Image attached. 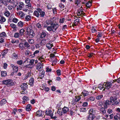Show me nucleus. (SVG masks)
I'll return each mask as SVG.
<instances>
[{"label":"nucleus","mask_w":120,"mask_h":120,"mask_svg":"<svg viewBox=\"0 0 120 120\" xmlns=\"http://www.w3.org/2000/svg\"><path fill=\"white\" fill-rule=\"evenodd\" d=\"M28 41L29 44H33L34 43V41L32 39H29Z\"/></svg>","instance_id":"obj_44"},{"label":"nucleus","mask_w":120,"mask_h":120,"mask_svg":"<svg viewBox=\"0 0 120 120\" xmlns=\"http://www.w3.org/2000/svg\"><path fill=\"white\" fill-rule=\"evenodd\" d=\"M97 104L98 106L101 107L103 105L102 102L101 101L98 102L97 103Z\"/></svg>","instance_id":"obj_62"},{"label":"nucleus","mask_w":120,"mask_h":120,"mask_svg":"<svg viewBox=\"0 0 120 120\" xmlns=\"http://www.w3.org/2000/svg\"><path fill=\"white\" fill-rule=\"evenodd\" d=\"M19 42L18 40H12L11 41V42L13 44L15 43H18Z\"/></svg>","instance_id":"obj_55"},{"label":"nucleus","mask_w":120,"mask_h":120,"mask_svg":"<svg viewBox=\"0 0 120 120\" xmlns=\"http://www.w3.org/2000/svg\"><path fill=\"white\" fill-rule=\"evenodd\" d=\"M28 85L26 83H24L22 84L20 87L22 90L25 91L27 88Z\"/></svg>","instance_id":"obj_10"},{"label":"nucleus","mask_w":120,"mask_h":120,"mask_svg":"<svg viewBox=\"0 0 120 120\" xmlns=\"http://www.w3.org/2000/svg\"><path fill=\"white\" fill-rule=\"evenodd\" d=\"M11 67L12 68L14 72H17L18 69V67L17 66H15L13 64H11Z\"/></svg>","instance_id":"obj_14"},{"label":"nucleus","mask_w":120,"mask_h":120,"mask_svg":"<svg viewBox=\"0 0 120 120\" xmlns=\"http://www.w3.org/2000/svg\"><path fill=\"white\" fill-rule=\"evenodd\" d=\"M47 30L49 31H52V27L51 25L50 26H47Z\"/></svg>","instance_id":"obj_50"},{"label":"nucleus","mask_w":120,"mask_h":120,"mask_svg":"<svg viewBox=\"0 0 120 120\" xmlns=\"http://www.w3.org/2000/svg\"><path fill=\"white\" fill-rule=\"evenodd\" d=\"M37 10L40 13V16L41 17H44L45 15V13L44 11H42L41 9L39 8H37Z\"/></svg>","instance_id":"obj_7"},{"label":"nucleus","mask_w":120,"mask_h":120,"mask_svg":"<svg viewBox=\"0 0 120 120\" xmlns=\"http://www.w3.org/2000/svg\"><path fill=\"white\" fill-rule=\"evenodd\" d=\"M42 111L41 110H39L37 111L36 113V115L38 116H40L41 115Z\"/></svg>","instance_id":"obj_37"},{"label":"nucleus","mask_w":120,"mask_h":120,"mask_svg":"<svg viewBox=\"0 0 120 120\" xmlns=\"http://www.w3.org/2000/svg\"><path fill=\"white\" fill-rule=\"evenodd\" d=\"M38 11H35L34 12V14L37 17H38L40 16V14H39Z\"/></svg>","instance_id":"obj_30"},{"label":"nucleus","mask_w":120,"mask_h":120,"mask_svg":"<svg viewBox=\"0 0 120 120\" xmlns=\"http://www.w3.org/2000/svg\"><path fill=\"white\" fill-rule=\"evenodd\" d=\"M31 107L30 105L29 104L26 106V110L27 111H29L31 110Z\"/></svg>","instance_id":"obj_34"},{"label":"nucleus","mask_w":120,"mask_h":120,"mask_svg":"<svg viewBox=\"0 0 120 120\" xmlns=\"http://www.w3.org/2000/svg\"><path fill=\"white\" fill-rule=\"evenodd\" d=\"M53 23L51 24V26L52 28V31L55 32L59 26V25L57 23Z\"/></svg>","instance_id":"obj_5"},{"label":"nucleus","mask_w":120,"mask_h":120,"mask_svg":"<svg viewBox=\"0 0 120 120\" xmlns=\"http://www.w3.org/2000/svg\"><path fill=\"white\" fill-rule=\"evenodd\" d=\"M25 53L26 55V56H29L31 58L33 57L32 56V54L31 53L29 50H26L25 52Z\"/></svg>","instance_id":"obj_15"},{"label":"nucleus","mask_w":120,"mask_h":120,"mask_svg":"<svg viewBox=\"0 0 120 120\" xmlns=\"http://www.w3.org/2000/svg\"><path fill=\"white\" fill-rule=\"evenodd\" d=\"M26 31L27 33L26 34V36L27 38L29 36L30 38H32L35 35V34L34 31L29 27L27 28Z\"/></svg>","instance_id":"obj_1"},{"label":"nucleus","mask_w":120,"mask_h":120,"mask_svg":"<svg viewBox=\"0 0 120 120\" xmlns=\"http://www.w3.org/2000/svg\"><path fill=\"white\" fill-rule=\"evenodd\" d=\"M31 76V74L29 72H27L25 75L24 79L25 80L27 79L28 78Z\"/></svg>","instance_id":"obj_35"},{"label":"nucleus","mask_w":120,"mask_h":120,"mask_svg":"<svg viewBox=\"0 0 120 120\" xmlns=\"http://www.w3.org/2000/svg\"><path fill=\"white\" fill-rule=\"evenodd\" d=\"M79 110L80 112H84L86 111V108H80Z\"/></svg>","instance_id":"obj_59"},{"label":"nucleus","mask_w":120,"mask_h":120,"mask_svg":"<svg viewBox=\"0 0 120 120\" xmlns=\"http://www.w3.org/2000/svg\"><path fill=\"white\" fill-rule=\"evenodd\" d=\"M22 62L23 61L21 60L18 61L17 62V64L20 65H21L22 64Z\"/></svg>","instance_id":"obj_63"},{"label":"nucleus","mask_w":120,"mask_h":120,"mask_svg":"<svg viewBox=\"0 0 120 120\" xmlns=\"http://www.w3.org/2000/svg\"><path fill=\"white\" fill-rule=\"evenodd\" d=\"M11 0H4L3 4L5 6H6L8 5V3H10L11 2Z\"/></svg>","instance_id":"obj_33"},{"label":"nucleus","mask_w":120,"mask_h":120,"mask_svg":"<svg viewBox=\"0 0 120 120\" xmlns=\"http://www.w3.org/2000/svg\"><path fill=\"white\" fill-rule=\"evenodd\" d=\"M91 2L89 1L86 3V6L87 7V8H89L91 6Z\"/></svg>","instance_id":"obj_32"},{"label":"nucleus","mask_w":120,"mask_h":120,"mask_svg":"<svg viewBox=\"0 0 120 120\" xmlns=\"http://www.w3.org/2000/svg\"><path fill=\"white\" fill-rule=\"evenodd\" d=\"M34 59H31L30 61V65H31L34 64Z\"/></svg>","instance_id":"obj_61"},{"label":"nucleus","mask_w":120,"mask_h":120,"mask_svg":"<svg viewBox=\"0 0 120 120\" xmlns=\"http://www.w3.org/2000/svg\"><path fill=\"white\" fill-rule=\"evenodd\" d=\"M45 113L46 115L50 116L51 117H52L53 116V112L50 109H47L46 110Z\"/></svg>","instance_id":"obj_12"},{"label":"nucleus","mask_w":120,"mask_h":120,"mask_svg":"<svg viewBox=\"0 0 120 120\" xmlns=\"http://www.w3.org/2000/svg\"><path fill=\"white\" fill-rule=\"evenodd\" d=\"M112 86V83L110 82L104 83L102 86V88H104L103 90H105V89H109Z\"/></svg>","instance_id":"obj_4"},{"label":"nucleus","mask_w":120,"mask_h":120,"mask_svg":"<svg viewBox=\"0 0 120 120\" xmlns=\"http://www.w3.org/2000/svg\"><path fill=\"white\" fill-rule=\"evenodd\" d=\"M111 103L110 102V101H109L108 100H107L104 102L103 105V106L104 107L107 109L108 107V106L109 105H110Z\"/></svg>","instance_id":"obj_8"},{"label":"nucleus","mask_w":120,"mask_h":120,"mask_svg":"<svg viewBox=\"0 0 120 120\" xmlns=\"http://www.w3.org/2000/svg\"><path fill=\"white\" fill-rule=\"evenodd\" d=\"M10 27L14 29V30H15L16 25L13 23L11 24L10 25Z\"/></svg>","instance_id":"obj_47"},{"label":"nucleus","mask_w":120,"mask_h":120,"mask_svg":"<svg viewBox=\"0 0 120 120\" xmlns=\"http://www.w3.org/2000/svg\"><path fill=\"white\" fill-rule=\"evenodd\" d=\"M4 14L5 16L7 17H8L10 15V13L9 11H7L5 12Z\"/></svg>","instance_id":"obj_48"},{"label":"nucleus","mask_w":120,"mask_h":120,"mask_svg":"<svg viewBox=\"0 0 120 120\" xmlns=\"http://www.w3.org/2000/svg\"><path fill=\"white\" fill-rule=\"evenodd\" d=\"M6 35L5 32H2L1 34H0V37H4L6 36Z\"/></svg>","instance_id":"obj_51"},{"label":"nucleus","mask_w":120,"mask_h":120,"mask_svg":"<svg viewBox=\"0 0 120 120\" xmlns=\"http://www.w3.org/2000/svg\"><path fill=\"white\" fill-rule=\"evenodd\" d=\"M117 99V98L116 97H113L112 96L110 98V101L112 103V105H115L119 104V102L116 101Z\"/></svg>","instance_id":"obj_3"},{"label":"nucleus","mask_w":120,"mask_h":120,"mask_svg":"<svg viewBox=\"0 0 120 120\" xmlns=\"http://www.w3.org/2000/svg\"><path fill=\"white\" fill-rule=\"evenodd\" d=\"M25 31V30L24 29H21L19 31L20 35L21 36H22L24 34V32Z\"/></svg>","instance_id":"obj_45"},{"label":"nucleus","mask_w":120,"mask_h":120,"mask_svg":"<svg viewBox=\"0 0 120 120\" xmlns=\"http://www.w3.org/2000/svg\"><path fill=\"white\" fill-rule=\"evenodd\" d=\"M103 97V96L102 95H100L96 97V98L97 100H100Z\"/></svg>","instance_id":"obj_52"},{"label":"nucleus","mask_w":120,"mask_h":120,"mask_svg":"<svg viewBox=\"0 0 120 120\" xmlns=\"http://www.w3.org/2000/svg\"><path fill=\"white\" fill-rule=\"evenodd\" d=\"M24 25V23L23 22L21 21L19 22L18 23L17 26L19 27H22Z\"/></svg>","instance_id":"obj_29"},{"label":"nucleus","mask_w":120,"mask_h":120,"mask_svg":"<svg viewBox=\"0 0 120 120\" xmlns=\"http://www.w3.org/2000/svg\"><path fill=\"white\" fill-rule=\"evenodd\" d=\"M13 4V7L15 8V7L18 5V2L17 1H14L12 3Z\"/></svg>","instance_id":"obj_46"},{"label":"nucleus","mask_w":120,"mask_h":120,"mask_svg":"<svg viewBox=\"0 0 120 120\" xmlns=\"http://www.w3.org/2000/svg\"><path fill=\"white\" fill-rule=\"evenodd\" d=\"M31 19V16L29 15H26L25 17L24 20L26 21H29Z\"/></svg>","instance_id":"obj_21"},{"label":"nucleus","mask_w":120,"mask_h":120,"mask_svg":"<svg viewBox=\"0 0 120 120\" xmlns=\"http://www.w3.org/2000/svg\"><path fill=\"white\" fill-rule=\"evenodd\" d=\"M103 35L102 33L101 32H98V34L97 35V37L98 38H101Z\"/></svg>","instance_id":"obj_54"},{"label":"nucleus","mask_w":120,"mask_h":120,"mask_svg":"<svg viewBox=\"0 0 120 120\" xmlns=\"http://www.w3.org/2000/svg\"><path fill=\"white\" fill-rule=\"evenodd\" d=\"M95 110L92 108L90 109L89 111V114L91 115H94V114L95 112Z\"/></svg>","instance_id":"obj_28"},{"label":"nucleus","mask_w":120,"mask_h":120,"mask_svg":"<svg viewBox=\"0 0 120 120\" xmlns=\"http://www.w3.org/2000/svg\"><path fill=\"white\" fill-rule=\"evenodd\" d=\"M2 83L3 84L7 85L8 86H11L14 84L12 80L10 79L3 80L2 81Z\"/></svg>","instance_id":"obj_2"},{"label":"nucleus","mask_w":120,"mask_h":120,"mask_svg":"<svg viewBox=\"0 0 120 120\" xmlns=\"http://www.w3.org/2000/svg\"><path fill=\"white\" fill-rule=\"evenodd\" d=\"M19 47L21 50H22L25 49V47L24 46L23 43H20L19 45Z\"/></svg>","instance_id":"obj_20"},{"label":"nucleus","mask_w":120,"mask_h":120,"mask_svg":"<svg viewBox=\"0 0 120 120\" xmlns=\"http://www.w3.org/2000/svg\"><path fill=\"white\" fill-rule=\"evenodd\" d=\"M34 78L33 77H31L29 80V84L31 85H34Z\"/></svg>","instance_id":"obj_25"},{"label":"nucleus","mask_w":120,"mask_h":120,"mask_svg":"<svg viewBox=\"0 0 120 120\" xmlns=\"http://www.w3.org/2000/svg\"><path fill=\"white\" fill-rule=\"evenodd\" d=\"M19 36V34L18 32H16L14 34V37L15 38H18Z\"/></svg>","instance_id":"obj_53"},{"label":"nucleus","mask_w":120,"mask_h":120,"mask_svg":"<svg viewBox=\"0 0 120 120\" xmlns=\"http://www.w3.org/2000/svg\"><path fill=\"white\" fill-rule=\"evenodd\" d=\"M69 111V109L68 107H64L62 110V112L63 113H67Z\"/></svg>","instance_id":"obj_27"},{"label":"nucleus","mask_w":120,"mask_h":120,"mask_svg":"<svg viewBox=\"0 0 120 120\" xmlns=\"http://www.w3.org/2000/svg\"><path fill=\"white\" fill-rule=\"evenodd\" d=\"M91 31L92 33H94L96 31V28L94 27H92L91 29Z\"/></svg>","instance_id":"obj_60"},{"label":"nucleus","mask_w":120,"mask_h":120,"mask_svg":"<svg viewBox=\"0 0 120 120\" xmlns=\"http://www.w3.org/2000/svg\"><path fill=\"white\" fill-rule=\"evenodd\" d=\"M39 52V50H36L35 51L34 53L32 54V56L33 57H34L35 56V54H36L38 53Z\"/></svg>","instance_id":"obj_56"},{"label":"nucleus","mask_w":120,"mask_h":120,"mask_svg":"<svg viewBox=\"0 0 120 120\" xmlns=\"http://www.w3.org/2000/svg\"><path fill=\"white\" fill-rule=\"evenodd\" d=\"M17 13L21 18H23L25 16V14H24L23 12L21 11H19V12Z\"/></svg>","instance_id":"obj_23"},{"label":"nucleus","mask_w":120,"mask_h":120,"mask_svg":"<svg viewBox=\"0 0 120 120\" xmlns=\"http://www.w3.org/2000/svg\"><path fill=\"white\" fill-rule=\"evenodd\" d=\"M13 15H11L9 19L11 20H12L13 22L15 23H17L18 21V20L17 18L14 17H13Z\"/></svg>","instance_id":"obj_13"},{"label":"nucleus","mask_w":120,"mask_h":120,"mask_svg":"<svg viewBox=\"0 0 120 120\" xmlns=\"http://www.w3.org/2000/svg\"><path fill=\"white\" fill-rule=\"evenodd\" d=\"M26 3L27 4L26 6L28 7H31V4H30V0H25Z\"/></svg>","instance_id":"obj_24"},{"label":"nucleus","mask_w":120,"mask_h":120,"mask_svg":"<svg viewBox=\"0 0 120 120\" xmlns=\"http://www.w3.org/2000/svg\"><path fill=\"white\" fill-rule=\"evenodd\" d=\"M37 27L39 29L41 30V27L42 26V24L39 23H38L37 24Z\"/></svg>","instance_id":"obj_40"},{"label":"nucleus","mask_w":120,"mask_h":120,"mask_svg":"<svg viewBox=\"0 0 120 120\" xmlns=\"http://www.w3.org/2000/svg\"><path fill=\"white\" fill-rule=\"evenodd\" d=\"M65 20V18H63L62 19H60L59 22L60 23H63L64 22Z\"/></svg>","instance_id":"obj_58"},{"label":"nucleus","mask_w":120,"mask_h":120,"mask_svg":"<svg viewBox=\"0 0 120 120\" xmlns=\"http://www.w3.org/2000/svg\"><path fill=\"white\" fill-rule=\"evenodd\" d=\"M82 94L84 97L87 96L89 94L88 92L86 91H83V92L82 93Z\"/></svg>","instance_id":"obj_41"},{"label":"nucleus","mask_w":120,"mask_h":120,"mask_svg":"<svg viewBox=\"0 0 120 120\" xmlns=\"http://www.w3.org/2000/svg\"><path fill=\"white\" fill-rule=\"evenodd\" d=\"M95 115L89 114L87 118V120H93L95 118Z\"/></svg>","instance_id":"obj_16"},{"label":"nucleus","mask_w":120,"mask_h":120,"mask_svg":"<svg viewBox=\"0 0 120 120\" xmlns=\"http://www.w3.org/2000/svg\"><path fill=\"white\" fill-rule=\"evenodd\" d=\"M24 4L22 2H20L18 6H17L16 9L17 11L20 10L22 9L23 7Z\"/></svg>","instance_id":"obj_9"},{"label":"nucleus","mask_w":120,"mask_h":120,"mask_svg":"<svg viewBox=\"0 0 120 120\" xmlns=\"http://www.w3.org/2000/svg\"><path fill=\"white\" fill-rule=\"evenodd\" d=\"M24 41H25L24 43H23V44L24 46L25 47H25L26 48H29L30 47V45H29V43L28 42H26L25 40H24Z\"/></svg>","instance_id":"obj_22"},{"label":"nucleus","mask_w":120,"mask_h":120,"mask_svg":"<svg viewBox=\"0 0 120 120\" xmlns=\"http://www.w3.org/2000/svg\"><path fill=\"white\" fill-rule=\"evenodd\" d=\"M105 109H106L104 107H102L100 108V113L102 114H105L106 112V111Z\"/></svg>","instance_id":"obj_19"},{"label":"nucleus","mask_w":120,"mask_h":120,"mask_svg":"<svg viewBox=\"0 0 120 120\" xmlns=\"http://www.w3.org/2000/svg\"><path fill=\"white\" fill-rule=\"evenodd\" d=\"M81 0H76L75 1V3L77 5H78L81 2Z\"/></svg>","instance_id":"obj_64"},{"label":"nucleus","mask_w":120,"mask_h":120,"mask_svg":"<svg viewBox=\"0 0 120 120\" xmlns=\"http://www.w3.org/2000/svg\"><path fill=\"white\" fill-rule=\"evenodd\" d=\"M38 58L39 60H40L41 62H42L45 61L44 60L46 58V57L44 56L43 55H42L41 56H38Z\"/></svg>","instance_id":"obj_18"},{"label":"nucleus","mask_w":120,"mask_h":120,"mask_svg":"<svg viewBox=\"0 0 120 120\" xmlns=\"http://www.w3.org/2000/svg\"><path fill=\"white\" fill-rule=\"evenodd\" d=\"M46 35V34L44 32H42L41 34L40 37L41 38H44Z\"/></svg>","instance_id":"obj_36"},{"label":"nucleus","mask_w":120,"mask_h":120,"mask_svg":"<svg viewBox=\"0 0 120 120\" xmlns=\"http://www.w3.org/2000/svg\"><path fill=\"white\" fill-rule=\"evenodd\" d=\"M77 15L79 16H83L84 14H85V13L84 12H77Z\"/></svg>","instance_id":"obj_49"},{"label":"nucleus","mask_w":120,"mask_h":120,"mask_svg":"<svg viewBox=\"0 0 120 120\" xmlns=\"http://www.w3.org/2000/svg\"><path fill=\"white\" fill-rule=\"evenodd\" d=\"M22 98L23 100H25L26 101H27L29 100V98L25 96H24Z\"/></svg>","instance_id":"obj_57"},{"label":"nucleus","mask_w":120,"mask_h":120,"mask_svg":"<svg viewBox=\"0 0 120 120\" xmlns=\"http://www.w3.org/2000/svg\"><path fill=\"white\" fill-rule=\"evenodd\" d=\"M6 20V19L4 17L0 15V23H3Z\"/></svg>","instance_id":"obj_17"},{"label":"nucleus","mask_w":120,"mask_h":120,"mask_svg":"<svg viewBox=\"0 0 120 120\" xmlns=\"http://www.w3.org/2000/svg\"><path fill=\"white\" fill-rule=\"evenodd\" d=\"M46 40L43 39L40 42V44L42 46L45 45L46 43Z\"/></svg>","instance_id":"obj_26"},{"label":"nucleus","mask_w":120,"mask_h":120,"mask_svg":"<svg viewBox=\"0 0 120 120\" xmlns=\"http://www.w3.org/2000/svg\"><path fill=\"white\" fill-rule=\"evenodd\" d=\"M55 19L53 17V18H51L46 20V23L47 24L49 25L51 24L52 23L55 22Z\"/></svg>","instance_id":"obj_6"},{"label":"nucleus","mask_w":120,"mask_h":120,"mask_svg":"<svg viewBox=\"0 0 120 120\" xmlns=\"http://www.w3.org/2000/svg\"><path fill=\"white\" fill-rule=\"evenodd\" d=\"M94 98L93 97H89L86 99V100L87 101H94Z\"/></svg>","instance_id":"obj_39"},{"label":"nucleus","mask_w":120,"mask_h":120,"mask_svg":"<svg viewBox=\"0 0 120 120\" xmlns=\"http://www.w3.org/2000/svg\"><path fill=\"white\" fill-rule=\"evenodd\" d=\"M46 47L49 49H51L52 47L53 46L52 44H51L50 43L47 44L46 45Z\"/></svg>","instance_id":"obj_31"},{"label":"nucleus","mask_w":120,"mask_h":120,"mask_svg":"<svg viewBox=\"0 0 120 120\" xmlns=\"http://www.w3.org/2000/svg\"><path fill=\"white\" fill-rule=\"evenodd\" d=\"M43 67V65L40 63L37 64L36 66V69L39 71H41Z\"/></svg>","instance_id":"obj_11"},{"label":"nucleus","mask_w":120,"mask_h":120,"mask_svg":"<svg viewBox=\"0 0 120 120\" xmlns=\"http://www.w3.org/2000/svg\"><path fill=\"white\" fill-rule=\"evenodd\" d=\"M6 103V101L5 99H3L0 101V105H2L4 104H5Z\"/></svg>","instance_id":"obj_42"},{"label":"nucleus","mask_w":120,"mask_h":120,"mask_svg":"<svg viewBox=\"0 0 120 120\" xmlns=\"http://www.w3.org/2000/svg\"><path fill=\"white\" fill-rule=\"evenodd\" d=\"M7 75V72L6 71H1V75L2 77H5Z\"/></svg>","instance_id":"obj_38"},{"label":"nucleus","mask_w":120,"mask_h":120,"mask_svg":"<svg viewBox=\"0 0 120 120\" xmlns=\"http://www.w3.org/2000/svg\"><path fill=\"white\" fill-rule=\"evenodd\" d=\"M80 99V98L79 96H75V101L77 102Z\"/></svg>","instance_id":"obj_43"}]
</instances>
